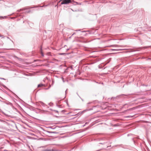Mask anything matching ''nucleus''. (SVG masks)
<instances>
[{"label": "nucleus", "instance_id": "nucleus-1", "mask_svg": "<svg viewBox=\"0 0 151 151\" xmlns=\"http://www.w3.org/2000/svg\"><path fill=\"white\" fill-rule=\"evenodd\" d=\"M72 0H63L61 2V4H68L71 2Z\"/></svg>", "mask_w": 151, "mask_h": 151}, {"label": "nucleus", "instance_id": "nucleus-2", "mask_svg": "<svg viewBox=\"0 0 151 151\" xmlns=\"http://www.w3.org/2000/svg\"><path fill=\"white\" fill-rule=\"evenodd\" d=\"M42 151H59L57 149H46Z\"/></svg>", "mask_w": 151, "mask_h": 151}, {"label": "nucleus", "instance_id": "nucleus-3", "mask_svg": "<svg viewBox=\"0 0 151 151\" xmlns=\"http://www.w3.org/2000/svg\"><path fill=\"white\" fill-rule=\"evenodd\" d=\"M47 132L49 133H54V134H56L57 133V132H51L50 131H47Z\"/></svg>", "mask_w": 151, "mask_h": 151}, {"label": "nucleus", "instance_id": "nucleus-4", "mask_svg": "<svg viewBox=\"0 0 151 151\" xmlns=\"http://www.w3.org/2000/svg\"><path fill=\"white\" fill-rule=\"evenodd\" d=\"M7 17V16H4V17H0V19H4L5 18H6Z\"/></svg>", "mask_w": 151, "mask_h": 151}, {"label": "nucleus", "instance_id": "nucleus-5", "mask_svg": "<svg viewBox=\"0 0 151 151\" xmlns=\"http://www.w3.org/2000/svg\"><path fill=\"white\" fill-rule=\"evenodd\" d=\"M40 103L41 104V105L43 106H45L46 105L43 102H40Z\"/></svg>", "mask_w": 151, "mask_h": 151}, {"label": "nucleus", "instance_id": "nucleus-6", "mask_svg": "<svg viewBox=\"0 0 151 151\" xmlns=\"http://www.w3.org/2000/svg\"><path fill=\"white\" fill-rule=\"evenodd\" d=\"M43 86H44V85L42 84H40L38 85V87H41Z\"/></svg>", "mask_w": 151, "mask_h": 151}, {"label": "nucleus", "instance_id": "nucleus-7", "mask_svg": "<svg viewBox=\"0 0 151 151\" xmlns=\"http://www.w3.org/2000/svg\"><path fill=\"white\" fill-rule=\"evenodd\" d=\"M24 10V9H20L19 10H17V12H21V11H23Z\"/></svg>", "mask_w": 151, "mask_h": 151}, {"label": "nucleus", "instance_id": "nucleus-8", "mask_svg": "<svg viewBox=\"0 0 151 151\" xmlns=\"http://www.w3.org/2000/svg\"><path fill=\"white\" fill-rule=\"evenodd\" d=\"M41 55L42 56H44V55L42 51V47H41Z\"/></svg>", "mask_w": 151, "mask_h": 151}, {"label": "nucleus", "instance_id": "nucleus-9", "mask_svg": "<svg viewBox=\"0 0 151 151\" xmlns=\"http://www.w3.org/2000/svg\"><path fill=\"white\" fill-rule=\"evenodd\" d=\"M133 117V116H127V117H129V118H132Z\"/></svg>", "mask_w": 151, "mask_h": 151}, {"label": "nucleus", "instance_id": "nucleus-10", "mask_svg": "<svg viewBox=\"0 0 151 151\" xmlns=\"http://www.w3.org/2000/svg\"><path fill=\"white\" fill-rule=\"evenodd\" d=\"M50 87H51V86L50 85H49V87H48V88H45V89L46 90L48 89Z\"/></svg>", "mask_w": 151, "mask_h": 151}, {"label": "nucleus", "instance_id": "nucleus-11", "mask_svg": "<svg viewBox=\"0 0 151 151\" xmlns=\"http://www.w3.org/2000/svg\"><path fill=\"white\" fill-rule=\"evenodd\" d=\"M53 111L56 113H58V111L57 110H53Z\"/></svg>", "mask_w": 151, "mask_h": 151}, {"label": "nucleus", "instance_id": "nucleus-12", "mask_svg": "<svg viewBox=\"0 0 151 151\" xmlns=\"http://www.w3.org/2000/svg\"><path fill=\"white\" fill-rule=\"evenodd\" d=\"M150 46H148L145 47V48H149V47H150Z\"/></svg>", "mask_w": 151, "mask_h": 151}, {"label": "nucleus", "instance_id": "nucleus-13", "mask_svg": "<svg viewBox=\"0 0 151 151\" xmlns=\"http://www.w3.org/2000/svg\"><path fill=\"white\" fill-rule=\"evenodd\" d=\"M0 79H3V80H5V78H0Z\"/></svg>", "mask_w": 151, "mask_h": 151}, {"label": "nucleus", "instance_id": "nucleus-14", "mask_svg": "<svg viewBox=\"0 0 151 151\" xmlns=\"http://www.w3.org/2000/svg\"><path fill=\"white\" fill-rule=\"evenodd\" d=\"M57 106L59 108H60V106H59V105H57Z\"/></svg>", "mask_w": 151, "mask_h": 151}, {"label": "nucleus", "instance_id": "nucleus-15", "mask_svg": "<svg viewBox=\"0 0 151 151\" xmlns=\"http://www.w3.org/2000/svg\"><path fill=\"white\" fill-rule=\"evenodd\" d=\"M3 35H0V37H2L3 38H4V37H3Z\"/></svg>", "mask_w": 151, "mask_h": 151}, {"label": "nucleus", "instance_id": "nucleus-16", "mask_svg": "<svg viewBox=\"0 0 151 151\" xmlns=\"http://www.w3.org/2000/svg\"><path fill=\"white\" fill-rule=\"evenodd\" d=\"M54 83V81H52V84L53 85Z\"/></svg>", "mask_w": 151, "mask_h": 151}, {"label": "nucleus", "instance_id": "nucleus-17", "mask_svg": "<svg viewBox=\"0 0 151 151\" xmlns=\"http://www.w3.org/2000/svg\"><path fill=\"white\" fill-rule=\"evenodd\" d=\"M104 143H100L99 144H103Z\"/></svg>", "mask_w": 151, "mask_h": 151}, {"label": "nucleus", "instance_id": "nucleus-18", "mask_svg": "<svg viewBox=\"0 0 151 151\" xmlns=\"http://www.w3.org/2000/svg\"><path fill=\"white\" fill-rule=\"evenodd\" d=\"M67 89H66V90L65 91V94L66 93V92H67Z\"/></svg>", "mask_w": 151, "mask_h": 151}, {"label": "nucleus", "instance_id": "nucleus-19", "mask_svg": "<svg viewBox=\"0 0 151 151\" xmlns=\"http://www.w3.org/2000/svg\"><path fill=\"white\" fill-rule=\"evenodd\" d=\"M11 19H14V17H11Z\"/></svg>", "mask_w": 151, "mask_h": 151}, {"label": "nucleus", "instance_id": "nucleus-20", "mask_svg": "<svg viewBox=\"0 0 151 151\" xmlns=\"http://www.w3.org/2000/svg\"><path fill=\"white\" fill-rule=\"evenodd\" d=\"M63 54H64V53H60V55H63Z\"/></svg>", "mask_w": 151, "mask_h": 151}, {"label": "nucleus", "instance_id": "nucleus-21", "mask_svg": "<svg viewBox=\"0 0 151 151\" xmlns=\"http://www.w3.org/2000/svg\"><path fill=\"white\" fill-rule=\"evenodd\" d=\"M75 34V33H73V34L72 35V36L73 35H74V34Z\"/></svg>", "mask_w": 151, "mask_h": 151}, {"label": "nucleus", "instance_id": "nucleus-22", "mask_svg": "<svg viewBox=\"0 0 151 151\" xmlns=\"http://www.w3.org/2000/svg\"><path fill=\"white\" fill-rule=\"evenodd\" d=\"M80 30H76V31H80Z\"/></svg>", "mask_w": 151, "mask_h": 151}, {"label": "nucleus", "instance_id": "nucleus-23", "mask_svg": "<svg viewBox=\"0 0 151 151\" xmlns=\"http://www.w3.org/2000/svg\"><path fill=\"white\" fill-rule=\"evenodd\" d=\"M91 103H88V104H90Z\"/></svg>", "mask_w": 151, "mask_h": 151}, {"label": "nucleus", "instance_id": "nucleus-24", "mask_svg": "<svg viewBox=\"0 0 151 151\" xmlns=\"http://www.w3.org/2000/svg\"><path fill=\"white\" fill-rule=\"evenodd\" d=\"M115 46H117V45H115Z\"/></svg>", "mask_w": 151, "mask_h": 151}, {"label": "nucleus", "instance_id": "nucleus-25", "mask_svg": "<svg viewBox=\"0 0 151 151\" xmlns=\"http://www.w3.org/2000/svg\"><path fill=\"white\" fill-rule=\"evenodd\" d=\"M7 38H8V39H9V37H7Z\"/></svg>", "mask_w": 151, "mask_h": 151}, {"label": "nucleus", "instance_id": "nucleus-26", "mask_svg": "<svg viewBox=\"0 0 151 151\" xmlns=\"http://www.w3.org/2000/svg\"><path fill=\"white\" fill-rule=\"evenodd\" d=\"M115 50V49H113L112 50Z\"/></svg>", "mask_w": 151, "mask_h": 151}, {"label": "nucleus", "instance_id": "nucleus-27", "mask_svg": "<svg viewBox=\"0 0 151 151\" xmlns=\"http://www.w3.org/2000/svg\"><path fill=\"white\" fill-rule=\"evenodd\" d=\"M71 37V36H70V38Z\"/></svg>", "mask_w": 151, "mask_h": 151}, {"label": "nucleus", "instance_id": "nucleus-28", "mask_svg": "<svg viewBox=\"0 0 151 151\" xmlns=\"http://www.w3.org/2000/svg\"><path fill=\"white\" fill-rule=\"evenodd\" d=\"M71 37V36H70V38Z\"/></svg>", "mask_w": 151, "mask_h": 151}, {"label": "nucleus", "instance_id": "nucleus-29", "mask_svg": "<svg viewBox=\"0 0 151 151\" xmlns=\"http://www.w3.org/2000/svg\"><path fill=\"white\" fill-rule=\"evenodd\" d=\"M71 37V36H70V38Z\"/></svg>", "mask_w": 151, "mask_h": 151}, {"label": "nucleus", "instance_id": "nucleus-30", "mask_svg": "<svg viewBox=\"0 0 151 151\" xmlns=\"http://www.w3.org/2000/svg\"><path fill=\"white\" fill-rule=\"evenodd\" d=\"M109 147V146H107V147Z\"/></svg>", "mask_w": 151, "mask_h": 151}]
</instances>
